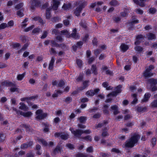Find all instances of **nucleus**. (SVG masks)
I'll use <instances>...</instances> for the list:
<instances>
[{"instance_id":"2eb2a0df","label":"nucleus","mask_w":157,"mask_h":157,"mask_svg":"<svg viewBox=\"0 0 157 157\" xmlns=\"http://www.w3.org/2000/svg\"><path fill=\"white\" fill-rule=\"evenodd\" d=\"M20 106L19 107L20 109L23 110L24 111H27L29 109V107L23 103L20 102L19 104Z\"/></svg>"},{"instance_id":"864d4df0","label":"nucleus","mask_w":157,"mask_h":157,"mask_svg":"<svg viewBox=\"0 0 157 157\" xmlns=\"http://www.w3.org/2000/svg\"><path fill=\"white\" fill-rule=\"evenodd\" d=\"M7 27H11L13 26L14 23L13 21L11 20L9 21L7 23Z\"/></svg>"},{"instance_id":"052dcab7","label":"nucleus","mask_w":157,"mask_h":157,"mask_svg":"<svg viewBox=\"0 0 157 157\" xmlns=\"http://www.w3.org/2000/svg\"><path fill=\"white\" fill-rule=\"evenodd\" d=\"M60 121V118L58 117L55 118L54 119V122L55 123L57 124Z\"/></svg>"},{"instance_id":"3c124183","label":"nucleus","mask_w":157,"mask_h":157,"mask_svg":"<svg viewBox=\"0 0 157 157\" xmlns=\"http://www.w3.org/2000/svg\"><path fill=\"white\" fill-rule=\"evenodd\" d=\"M7 27V24L5 23H3L0 25V29H2Z\"/></svg>"},{"instance_id":"0eeeda50","label":"nucleus","mask_w":157,"mask_h":157,"mask_svg":"<svg viewBox=\"0 0 157 157\" xmlns=\"http://www.w3.org/2000/svg\"><path fill=\"white\" fill-rule=\"evenodd\" d=\"M12 109L13 110L15 111L16 112L17 114L18 115H21L24 117H29L32 114V113L30 111H28L26 112H23L21 111L17 110L16 108L14 107H12Z\"/></svg>"},{"instance_id":"9d476101","label":"nucleus","mask_w":157,"mask_h":157,"mask_svg":"<svg viewBox=\"0 0 157 157\" xmlns=\"http://www.w3.org/2000/svg\"><path fill=\"white\" fill-rule=\"evenodd\" d=\"M55 136L56 137H60L62 139L66 140L68 139L69 135L67 133H56Z\"/></svg>"},{"instance_id":"79ce46f5","label":"nucleus","mask_w":157,"mask_h":157,"mask_svg":"<svg viewBox=\"0 0 157 157\" xmlns=\"http://www.w3.org/2000/svg\"><path fill=\"white\" fill-rule=\"evenodd\" d=\"M146 0H139V5L141 7H144L145 6V2H146Z\"/></svg>"},{"instance_id":"13d9d810","label":"nucleus","mask_w":157,"mask_h":157,"mask_svg":"<svg viewBox=\"0 0 157 157\" xmlns=\"http://www.w3.org/2000/svg\"><path fill=\"white\" fill-rule=\"evenodd\" d=\"M48 35V33L47 31H44L42 36L41 37V39H44Z\"/></svg>"},{"instance_id":"5fc2aeb1","label":"nucleus","mask_w":157,"mask_h":157,"mask_svg":"<svg viewBox=\"0 0 157 157\" xmlns=\"http://www.w3.org/2000/svg\"><path fill=\"white\" fill-rule=\"evenodd\" d=\"M40 29L38 28H37L34 29L33 30V33L35 34L38 33L40 32Z\"/></svg>"},{"instance_id":"2f4dec72","label":"nucleus","mask_w":157,"mask_h":157,"mask_svg":"<svg viewBox=\"0 0 157 157\" xmlns=\"http://www.w3.org/2000/svg\"><path fill=\"white\" fill-rule=\"evenodd\" d=\"M103 3V2H95L94 3H92L90 5V6L91 7L93 8L94 7L97 5H101Z\"/></svg>"},{"instance_id":"a19ab883","label":"nucleus","mask_w":157,"mask_h":157,"mask_svg":"<svg viewBox=\"0 0 157 157\" xmlns=\"http://www.w3.org/2000/svg\"><path fill=\"white\" fill-rule=\"evenodd\" d=\"M10 91L12 92H17L19 93L20 92V90L18 88H16V87H12L10 89Z\"/></svg>"},{"instance_id":"e2e57ef3","label":"nucleus","mask_w":157,"mask_h":157,"mask_svg":"<svg viewBox=\"0 0 157 157\" xmlns=\"http://www.w3.org/2000/svg\"><path fill=\"white\" fill-rule=\"evenodd\" d=\"M64 85V82L63 81L61 80L58 83V87H62Z\"/></svg>"},{"instance_id":"bf43d9fd","label":"nucleus","mask_w":157,"mask_h":157,"mask_svg":"<svg viewBox=\"0 0 157 157\" xmlns=\"http://www.w3.org/2000/svg\"><path fill=\"white\" fill-rule=\"evenodd\" d=\"M156 11V9L153 8H151L149 10V12L152 14L154 13Z\"/></svg>"},{"instance_id":"4d7b16f0","label":"nucleus","mask_w":157,"mask_h":157,"mask_svg":"<svg viewBox=\"0 0 157 157\" xmlns=\"http://www.w3.org/2000/svg\"><path fill=\"white\" fill-rule=\"evenodd\" d=\"M5 138V135L0 133V141H2L4 140Z\"/></svg>"},{"instance_id":"f704fd0d","label":"nucleus","mask_w":157,"mask_h":157,"mask_svg":"<svg viewBox=\"0 0 157 157\" xmlns=\"http://www.w3.org/2000/svg\"><path fill=\"white\" fill-rule=\"evenodd\" d=\"M132 97L134 98L133 101L132 102V103L133 104H136L137 101V99L136 98V94H133L132 95Z\"/></svg>"},{"instance_id":"c03bdc74","label":"nucleus","mask_w":157,"mask_h":157,"mask_svg":"<svg viewBox=\"0 0 157 157\" xmlns=\"http://www.w3.org/2000/svg\"><path fill=\"white\" fill-rule=\"evenodd\" d=\"M25 73H24L22 74H20L18 75L17 76V79L18 80H21L24 77Z\"/></svg>"},{"instance_id":"9b49d317","label":"nucleus","mask_w":157,"mask_h":157,"mask_svg":"<svg viewBox=\"0 0 157 157\" xmlns=\"http://www.w3.org/2000/svg\"><path fill=\"white\" fill-rule=\"evenodd\" d=\"M59 4L60 2L58 0H53L51 5L52 8L50 9H51V10L52 9L54 10H57Z\"/></svg>"},{"instance_id":"ddd939ff","label":"nucleus","mask_w":157,"mask_h":157,"mask_svg":"<svg viewBox=\"0 0 157 157\" xmlns=\"http://www.w3.org/2000/svg\"><path fill=\"white\" fill-rule=\"evenodd\" d=\"M122 87V86L120 85H119L115 89V91L113 92L112 93H111L109 94L108 95L109 96L111 95H113L114 96H116L117 94L120 93L121 91V88Z\"/></svg>"},{"instance_id":"e433bc0d","label":"nucleus","mask_w":157,"mask_h":157,"mask_svg":"<svg viewBox=\"0 0 157 157\" xmlns=\"http://www.w3.org/2000/svg\"><path fill=\"white\" fill-rule=\"evenodd\" d=\"M34 20L35 21L38 20L39 22L42 24H45V21H44L42 19L40 18L37 17H35L33 18Z\"/></svg>"},{"instance_id":"412c9836","label":"nucleus","mask_w":157,"mask_h":157,"mask_svg":"<svg viewBox=\"0 0 157 157\" xmlns=\"http://www.w3.org/2000/svg\"><path fill=\"white\" fill-rule=\"evenodd\" d=\"M60 34L61 35H65L68 37H70L71 35L69 34V31L67 29H65L61 31Z\"/></svg>"},{"instance_id":"c85d7f7f","label":"nucleus","mask_w":157,"mask_h":157,"mask_svg":"<svg viewBox=\"0 0 157 157\" xmlns=\"http://www.w3.org/2000/svg\"><path fill=\"white\" fill-rule=\"evenodd\" d=\"M91 69L93 74L95 75H97V69L95 65H93L92 66Z\"/></svg>"},{"instance_id":"4be33fe9","label":"nucleus","mask_w":157,"mask_h":157,"mask_svg":"<svg viewBox=\"0 0 157 157\" xmlns=\"http://www.w3.org/2000/svg\"><path fill=\"white\" fill-rule=\"evenodd\" d=\"M71 8V4L70 3L67 4H64L62 8L64 10H68Z\"/></svg>"},{"instance_id":"603ef678","label":"nucleus","mask_w":157,"mask_h":157,"mask_svg":"<svg viewBox=\"0 0 157 157\" xmlns=\"http://www.w3.org/2000/svg\"><path fill=\"white\" fill-rule=\"evenodd\" d=\"M66 146L68 148L71 150H72L74 148V145L71 144H70V143L67 144Z\"/></svg>"},{"instance_id":"a211bd4d","label":"nucleus","mask_w":157,"mask_h":157,"mask_svg":"<svg viewBox=\"0 0 157 157\" xmlns=\"http://www.w3.org/2000/svg\"><path fill=\"white\" fill-rule=\"evenodd\" d=\"M111 109L114 111L113 113L114 115H116L119 113L118 111V107L116 105H114L111 106Z\"/></svg>"},{"instance_id":"4c0bfd02","label":"nucleus","mask_w":157,"mask_h":157,"mask_svg":"<svg viewBox=\"0 0 157 157\" xmlns=\"http://www.w3.org/2000/svg\"><path fill=\"white\" fill-rule=\"evenodd\" d=\"M28 18H26L21 23V26L22 28L25 27L27 25L26 23L28 21Z\"/></svg>"},{"instance_id":"f8f14e48","label":"nucleus","mask_w":157,"mask_h":157,"mask_svg":"<svg viewBox=\"0 0 157 157\" xmlns=\"http://www.w3.org/2000/svg\"><path fill=\"white\" fill-rule=\"evenodd\" d=\"M99 91V89H95L94 90H90L87 91L86 93V95L89 96H93L95 94L97 93Z\"/></svg>"},{"instance_id":"f257e3e1","label":"nucleus","mask_w":157,"mask_h":157,"mask_svg":"<svg viewBox=\"0 0 157 157\" xmlns=\"http://www.w3.org/2000/svg\"><path fill=\"white\" fill-rule=\"evenodd\" d=\"M140 136L138 134H135L125 142L124 147H132L137 143L140 138Z\"/></svg>"},{"instance_id":"a18cd8bd","label":"nucleus","mask_w":157,"mask_h":157,"mask_svg":"<svg viewBox=\"0 0 157 157\" xmlns=\"http://www.w3.org/2000/svg\"><path fill=\"white\" fill-rule=\"evenodd\" d=\"M34 27V26L33 25H32L24 29V31L25 32H28L32 29Z\"/></svg>"},{"instance_id":"680f3d73","label":"nucleus","mask_w":157,"mask_h":157,"mask_svg":"<svg viewBox=\"0 0 157 157\" xmlns=\"http://www.w3.org/2000/svg\"><path fill=\"white\" fill-rule=\"evenodd\" d=\"M77 63L79 67H81L82 65V61L80 60L77 59Z\"/></svg>"},{"instance_id":"7c9ffc66","label":"nucleus","mask_w":157,"mask_h":157,"mask_svg":"<svg viewBox=\"0 0 157 157\" xmlns=\"http://www.w3.org/2000/svg\"><path fill=\"white\" fill-rule=\"evenodd\" d=\"M86 120V117L84 116H81L78 118V120L81 123H84Z\"/></svg>"},{"instance_id":"a878e982","label":"nucleus","mask_w":157,"mask_h":157,"mask_svg":"<svg viewBox=\"0 0 157 157\" xmlns=\"http://www.w3.org/2000/svg\"><path fill=\"white\" fill-rule=\"evenodd\" d=\"M151 107L152 108H157V99L154 100L150 104Z\"/></svg>"},{"instance_id":"f3484780","label":"nucleus","mask_w":157,"mask_h":157,"mask_svg":"<svg viewBox=\"0 0 157 157\" xmlns=\"http://www.w3.org/2000/svg\"><path fill=\"white\" fill-rule=\"evenodd\" d=\"M33 144L32 142H30L29 143H27L26 144H24L21 146V148L22 149H24L29 147L32 146Z\"/></svg>"},{"instance_id":"6ab92c4d","label":"nucleus","mask_w":157,"mask_h":157,"mask_svg":"<svg viewBox=\"0 0 157 157\" xmlns=\"http://www.w3.org/2000/svg\"><path fill=\"white\" fill-rule=\"evenodd\" d=\"M151 96V94L148 93H145L144 95V97L142 101L143 102L147 101L150 98Z\"/></svg>"},{"instance_id":"8fccbe9b","label":"nucleus","mask_w":157,"mask_h":157,"mask_svg":"<svg viewBox=\"0 0 157 157\" xmlns=\"http://www.w3.org/2000/svg\"><path fill=\"white\" fill-rule=\"evenodd\" d=\"M62 91L60 90H58L56 92V93H55L53 94L52 95V97L53 98L56 97L58 96V94H61L62 93Z\"/></svg>"},{"instance_id":"09e8293b","label":"nucleus","mask_w":157,"mask_h":157,"mask_svg":"<svg viewBox=\"0 0 157 157\" xmlns=\"http://www.w3.org/2000/svg\"><path fill=\"white\" fill-rule=\"evenodd\" d=\"M24 5V4L23 3H20L18 5H17L15 7V8L17 10L21 8Z\"/></svg>"},{"instance_id":"cd10ccee","label":"nucleus","mask_w":157,"mask_h":157,"mask_svg":"<svg viewBox=\"0 0 157 157\" xmlns=\"http://www.w3.org/2000/svg\"><path fill=\"white\" fill-rule=\"evenodd\" d=\"M147 108L146 107L137 106L136 110L138 112H144L146 111Z\"/></svg>"},{"instance_id":"774afa93","label":"nucleus","mask_w":157,"mask_h":157,"mask_svg":"<svg viewBox=\"0 0 157 157\" xmlns=\"http://www.w3.org/2000/svg\"><path fill=\"white\" fill-rule=\"evenodd\" d=\"M17 15L20 17H21L23 16V13L21 12L20 11H18L17 12Z\"/></svg>"},{"instance_id":"20e7f679","label":"nucleus","mask_w":157,"mask_h":157,"mask_svg":"<svg viewBox=\"0 0 157 157\" xmlns=\"http://www.w3.org/2000/svg\"><path fill=\"white\" fill-rule=\"evenodd\" d=\"M154 66L152 65H150L148 67H146L145 71L144 73V77L145 78H148L152 76L153 74L151 72V71L154 69Z\"/></svg>"},{"instance_id":"aec40b11","label":"nucleus","mask_w":157,"mask_h":157,"mask_svg":"<svg viewBox=\"0 0 157 157\" xmlns=\"http://www.w3.org/2000/svg\"><path fill=\"white\" fill-rule=\"evenodd\" d=\"M51 10L50 8H48L46 9L45 17L46 19H49L51 17V13L50 11Z\"/></svg>"},{"instance_id":"338daca9","label":"nucleus","mask_w":157,"mask_h":157,"mask_svg":"<svg viewBox=\"0 0 157 157\" xmlns=\"http://www.w3.org/2000/svg\"><path fill=\"white\" fill-rule=\"evenodd\" d=\"M136 12L137 13L139 14H142L143 13V11L140 9H138L136 10Z\"/></svg>"},{"instance_id":"72a5a7b5","label":"nucleus","mask_w":157,"mask_h":157,"mask_svg":"<svg viewBox=\"0 0 157 157\" xmlns=\"http://www.w3.org/2000/svg\"><path fill=\"white\" fill-rule=\"evenodd\" d=\"M147 37L149 40H152L155 39V36L153 33H150L147 36Z\"/></svg>"},{"instance_id":"ea45409f","label":"nucleus","mask_w":157,"mask_h":157,"mask_svg":"<svg viewBox=\"0 0 157 157\" xmlns=\"http://www.w3.org/2000/svg\"><path fill=\"white\" fill-rule=\"evenodd\" d=\"M103 86L105 87L106 88V89L107 90H110L112 88L111 86H109L108 87V83L106 82H104L102 84Z\"/></svg>"},{"instance_id":"dca6fc26","label":"nucleus","mask_w":157,"mask_h":157,"mask_svg":"<svg viewBox=\"0 0 157 157\" xmlns=\"http://www.w3.org/2000/svg\"><path fill=\"white\" fill-rule=\"evenodd\" d=\"M70 35H71L70 37H72L75 39H78L79 37L78 35L76 33V29H73L72 33Z\"/></svg>"},{"instance_id":"7ed1b4c3","label":"nucleus","mask_w":157,"mask_h":157,"mask_svg":"<svg viewBox=\"0 0 157 157\" xmlns=\"http://www.w3.org/2000/svg\"><path fill=\"white\" fill-rule=\"evenodd\" d=\"M70 130L71 132L75 136L77 137H79L83 133L89 134L91 132V131L90 130H86L83 132L82 131L78 129L75 131L73 128H70Z\"/></svg>"},{"instance_id":"6e6552de","label":"nucleus","mask_w":157,"mask_h":157,"mask_svg":"<svg viewBox=\"0 0 157 157\" xmlns=\"http://www.w3.org/2000/svg\"><path fill=\"white\" fill-rule=\"evenodd\" d=\"M36 117L37 119L39 120L42 119L47 117V113H43L42 110L40 109L37 110L36 112Z\"/></svg>"},{"instance_id":"f03ea898","label":"nucleus","mask_w":157,"mask_h":157,"mask_svg":"<svg viewBox=\"0 0 157 157\" xmlns=\"http://www.w3.org/2000/svg\"><path fill=\"white\" fill-rule=\"evenodd\" d=\"M76 4L78 5L79 6L75 11L74 13L76 16H78L81 13L82 8L86 5L87 3L85 2L79 1L76 3Z\"/></svg>"},{"instance_id":"c9c22d12","label":"nucleus","mask_w":157,"mask_h":157,"mask_svg":"<svg viewBox=\"0 0 157 157\" xmlns=\"http://www.w3.org/2000/svg\"><path fill=\"white\" fill-rule=\"evenodd\" d=\"M89 81H85L83 83V87H82L80 90H82L85 89L86 87L89 85Z\"/></svg>"},{"instance_id":"b1692460","label":"nucleus","mask_w":157,"mask_h":157,"mask_svg":"<svg viewBox=\"0 0 157 157\" xmlns=\"http://www.w3.org/2000/svg\"><path fill=\"white\" fill-rule=\"evenodd\" d=\"M55 59L53 57H52L51 58L50 63L49 64L48 68L50 70H52L53 67V64L55 62Z\"/></svg>"},{"instance_id":"1a4fd4ad","label":"nucleus","mask_w":157,"mask_h":157,"mask_svg":"<svg viewBox=\"0 0 157 157\" xmlns=\"http://www.w3.org/2000/svg\"><path fill=\"white\" fill-rule=\"evenodd\" d=\"M40 0H33L30 2V9L31 10H33L36 6L40 5Z\"/></svg>"},{"instance_id":"5701e85b","label":"nucleus","mask_w":157,"mask_h":157,"mask_svg":"<svg viewBox=\"0 0 157 157\" xmlns=\"http://www.w3.org/2000/svg\"><path fill=\"white\" fill-rule=\"evenodd\" d=\"M128 45L124 44H122L120 47V48L121 50L123 52H125L127 51L128 48Z\"/></svg>"},{"instance_id":"39448f33","label":"nucleus","mask_w":157,"mask_h":157,"mask_svg":"<svg viewBox=\"0 0 157 157\" xmlns=\"http://www.w3.org/2000/svg\"><path fill=\"white\" fill-rule=\"evenodd\" d=\"M157 84V79H150L148 80L147 83V87L149 85H151V90L153 91H156L157 90V87L155 86Z\"/></svg>"},{"instance_id":"393cba45","label":"nucleus","mask_w":157,"mask_h":157,"mask_svg":"<svg viewBox=\"0 0 157 157\" xmlns=\"http://www.w3.org/2000/svg\"><path fill=\"white\" fill-rule=\"evenodd\" d=\"M2 85L7 86H12L14 85V84L11 82L7 81H5L2 82Z\"/></svg>"},{"instance_id":"473e14b6","label":"nucleus","mask_w":157,"mask_h":157,"mask_svg":"<svg viewBox=\"0 0 157 157\" xmlns=\"http://www.w3.org/2000/svg\"><path fill=\"white\" fill-rule=\"evenodd\" d=\"M35 96H32L29 98H21V100L22 101H26L27 102H28V100H31L35 98Z\"/></svg>"},{"instance_id":"de8ad7c7","label":"nucleus","mask_w":157,"mask_h":157,"mask_svg":"<svg viewBox=\"0 0 157 157\" xmlns=\"http://www.w3.org/2000/svg\"><path fill=\"white\" fill-rule=\"evenodd\" d=\"M134 48L136 51L139 52H141L143 49L142 47L139 46H136Z\"/></svg>"},{"instance_id":"49530a36","label":"nucleus","mask_w":157,"mask_h":157,"mask_svg":"<svg viewBox=\"0 0 157 157\" xmlns=\"http://www.w3.org/2000/svg\"><path fill=\"white\" fill-rule=\"evenodd\" d=\"M119 4L118 2L116 0H113L110 3V4L112 6H116Z\"/></svg>"},{"instance_id":"58836bf2","label":"nucleus","mask_w":157,"mask_h":157,"mask_svg":"<svg viewBox=\"0 0 157 157\" xmlns=\"http://www.w3.org/2000/svg\"><path fill=\"white\" fill-rule=\"evenodd\" d=\"M109 94L107 95V97H108V98L105 101V102H111L112 100V98H111V97H113V96H114L113 95H111L108 96V95Z\"/></svg>"},{"instance_id":"423d86ee","label":"nucleus","mask_w":157,"mask_h":157,"mask_svg":"<svg viewBox=\"0 0 157 157\" xmlns=\"http://www.w3.org/2000/svg\"><path fill=\"white\" fill-rule=\"evenodd\" d=\"M36 140L39 143L44 146H52L54 144L53 142L52 141L49 142L48 144L45 140L42 138L37 137Z\"/></svg>"},{"instance_id":"69168bd1","label":"nucleus","mask_w":157,"mask_h":157,"mask_svg":"<svg viewBox=\"0 0 157 157\" xmlns=\"http://www.w3.org/2000/svg\"><path fill=\"white\" fill-rule=\"evenodd\" d=\"M108 107L107 105H105L104 107V112L106 114H107L108 113V111L106 109Z\"/></svg>"},{"instance_id":"4468645a","label":"nucleus","mask_w":157,"mask_h":157,"mask_svg":"<svg viewBox=\"0 0 157 157\" xmlns=\"http://www.w3.org/2000/svg\"><path fill=\"white\" fill-rule=\"evenodd\" d=\"M144 38V37L141 35L137 36L136 37V41L135 42V44L137 45L139 44L140 42L143 41Z\"/></svg>"},{"instance_id":"6e6d98bb","label":"nucleus","mask_w":157,"mask_h":157,"mask_svg":"<svg viewBox=\"0 0 157 157\" xmlns=\"http://www.w3.org/2000/svg\"><path fill=\"white\" fill-rule=\"evenodd\" d=\"M82 139L87 141H91L92 140V138L91 136H87L86 137H83Z\"/></svg>"},{"instance_id":"0e129e2a","label":"nucleus","mask_w":157,"mask_h":157,"mask_svg":"<svg viewBox=\"0 0 157 157\" xmlns=\"http://www.w3.org/2000/svg\"><path fill=\"white\" fill-rule=\"evenodd\" d=\"M25 128L26 131L28 132V133H29L30 132H32V130L30 128V127L25 126Z\"/></svg>"},{"instance_id":"bb28decb","label":"nucleus","mask_w":157,"mask_h":157,"mask_svg":"<svg viewBox=\"0 0 157 157\" xmlns=\"http://www.w3.org/2000/svg\"><path fill=\"white\" fill-rule=\"evenodd\" d=\"M82 42L81 41L77 43L76 45H74L73 46V48L74 51L76 49L77 47H80L82 45Z\"/></svg>"},{"instance_id":"37998d69","label":"nucleus","mask_w":157,"mask_h":157,"mask_svg":"<svg viewBox=\"0 0 157 157\" xmlns=\"http://www.w3.org/2000/svg\"><path fill=\"white\" fill-rule=\"evenodd\" d=\"M61 148L59 146H58L54 150V152L55 153L57 152H61Z\"/></svg>"},{"instance_id":"c756f323","label":"nucleus","mask_w":157,"mask_h":157,"mask_svg":"<svg viewBox=\"0 0 157 157\" xmlns=\"http://www.w3.org/2000/svg\"><path fill=\"white\" fill-rule=\"evenodd\" d=\"M107 123V122L106 121H104L102 123H99L98 125L96 126V128H101L102 126H105V125Z\"/></svg>"}]
</instances>
